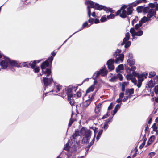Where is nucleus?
<instances>
[{
    "mask_svg": "<svg viewBox=\"0 0 158 158\" xmlns=\"http://www.w3.org/2000/svg\"><path fill=\"white\" fill-rule=\"evenodd\" d=\"M142 1H143L142 0H137L136 2H134L131 4V5L133 6H136L138 4L141 3Z\"/></svg>",
    "mask_w": 158,
    "mask_h": 158,
    "instance_id": "34",
    "label": "nucleus"
},
{
    "mask_svg": "<svg viewBox=\"0 0 158 158\" xmlns=\"http://www.w3.org/2000/svg\"><path fill=\"white\" fill-rule=\"evenodd\" d=\"M42 72L43 74L46 75L47 76L50 75L51 73V70L48 69L42 70Z\"/></svg>",
    "mask_w": 158,
    "mask_h": 158,
    "instance_id": "18",
    "label": "nucleus"
},
{
    "mask_svg": "<svg viewBox=\"0 0 158 158\" xmlns=\"http://www.w3.org/2000/svg\"><path fill=\"white\" fill-rule=\"evenodd\" d=\"M49 60H48V59L46 60L45 62L43 63L42 64L41 68L42 70H43V69H45V68L48 67L49 64Z\"/></svg>",
    "mask_w": 158,
    "mask_h": 158,
    "instance_id": "16",
    "label": "nucleus"
},
{
    "mask_svg": "<svg viewBox=\"0 0 158 158\" xmlns=\"http://www.w3.org/2000/svg\"><path fill=\"white\" fill-rule=\"evenodd\" d=\"M116 76L117 77V78H118L120 81H122L123 79L122 76L120 74H117Z\"/></svg>",
    "mask_w": 158,
    "mask_h": 158,
    "instance_id": "45",
    "label": "nucleus"
},
{
    "mask_svg": "<svg viewBox=\"0 0 158 158\" xmlns=\"http://www.w3.org/2000/svg\"><path fill=\"white\" fill-rule=\"evenodd\" d=\"M130 31L132 36H141L143 33V31L142 30H139L137 32V30H135L134 28H133L131 29Z\"/></svg>",
    "mask_w": 158,
    "mask_h": 158,
    "instance_id": "6",
    "label": "nucleus"
},
{
    "mask_svg": "<svg viewBox=\"0 0 158 158\" xmlns=\"http://www.w3.org/2000/svg\"><path fill=\"white\" fill-rule=\"evenodd\" d=\"M128 84V82H123L122 85V90L124 91L125 90V87Z\"/></svg>",
    "mask_w": 158,
    "mask_h": 158,
    "instance_id": "30",
    "label": "nucleus"
},
{
    "mask_svg": "<svg viewBox=\"0 0 158 158\" xmlns=\"http://www.w3.org/2000/svg\"><path fill=\"white\" fill-rule=\"evenodd\" d=\"M81 91L80 90H77L76 93L74 94L73 96V101H74V99H76L79 98L81 96Z\"/></svg>",
    "mask_w": 158,
    "mask_h": 158,
    "instance_id": "14",
    "label": "nucleus"
},
{
    "mask_svg": "<svg viewBox=\"0 0 158 158\" xmlns=\"http://www.w3.org/2000/svg\"><path fill=\"white\" fill-rule=\"evenodd\" d=\"M134 75L132 74H127L126 76L127 79V80H131L133 77Z\"/></svg>",
    "mask_w": 158,
    "mask_h": 158,
    "instance_id": "33",
    "label": "nucleus"
},
{
    "mask_svg": "<svg viewBox=\"0 0 158 158\" xmlns=\"http://www.w3.org/2000/svg\"><path fill=\"white\" fill-rule=\"evenodd\" d=\"M149 6L151 7H155L156 9L157 10H158V4L156 2H155L154 3H151L149 4Z\"/></svg>",
    "mask_w": 158,
    "mask_h": 158,
    "instance_id": "28",
    "label": "nucleus"
},
{
    "mask_svg": "<svg viewBox=\"0 0 158 158\" xmlns=\"http://www.w3.org/2000/svg\"><path fill=\"white\" fill-rule=\"evenodd\" d=\"M136 69V67L135 66H132L131 68V69L133 72H135L134 71Z\"/></svg>",
    "mask_w": 158,
    "mask_h": 158,
    "instance_id": "57",
    "label": "nucleus"
},
{
    "mask_svg": "<svg viewBox=\"0 0 158 158\" xmlns=\"http://www.w3.org/2000/svg\"><path fill=\"white\" fill-rule=\"evenodd\" d=\"M124 95V94L123 93H120L119 94V98L122 99Z\"/></svg>",
    "mask_w": 158,
    "mask_h": 158,
    "instance_id": "60",
    "label": "nucleus"
},
{
    "mask_svg": "<svg viewBox=\"0 0 158 158\" xmlns=\"http://www.w3.org/2000/svg\"><path fill=\"white\" fill-rule=\"evenodd\" d=\"M9 63L11 66L18 67V64L17 62L13 60H11L9 59L8 64Z\"/></svg>",
    "mask_w": 158,
    "mask_h": 158,
    "instance_id": "19",
    "label": "nucleus"
},
{
    "mask_svg": "<svg viewBox=\"0 0 158 158\" xmlns=\"http://www.w3.org/2000/svg\"><path fill=\"white\" fill-rule=\"evenodd\" d=\"M116 15L113 14H111L110 15L107 16V18L109 19H111L114 18Z\"/></svg>",
    "mask_w": 158,
    "mask_h": 158,
    "instance_id": "40",
    "label": "nucleus"
},
{
    "mask_svg": "<svg viewBox=\"0 0 158 158\" xmlns=\"http://www.w3.org/2000/svg\"><path fill=\"white\" fill-rule=\"evenodd\" d=\"M138 20V17H135L132 22V25H134V24Z\"/></svg>",
    "mask_w": 158,
    "mask_h": 158,
    "instance_id": "43",
    "label": "nucleus"
},
{
    "mask_svg": "<svg viewBox=\"0 0 158 158\" xmlns=\"http://www.w3.org/2000/svg\"><path fill=\"white\" fill-rule=\"evenodd\" d=\"M130 36V34L129 33H127L125 35V37L124 38L123 41L121 44L122 45H123V44H125V47L126 48L129 47L131 44V43L130 41H127L129 39Z\"/></svg>",
    "mask_w": 158,
    "mask_h": 158,
    "instance_id": "5",
    "label": "nucleus"
},
{
    "mask_svg": "<svg viewBox=\"0 0 158 158\" xmlns=\"http://www.w3.org/2000/svg\"><path fill=\"white\" fill-rule=\"evenodd\" d=\"M108 116V113H107L104 116H103V117L102 118V119H104L105 118H107Z\"/></svg>",
    "mask_w": 158,
    "mask_h": 158,
    "instance_id": "64",
    "label": "nucleus"
},
{
    "mask_svg": "<svg viewBox=\"0 0 158 158\" xmlns=\"http://www.w3.org/2000/svg\"><path fill=\"white\" fill-rule=\"evenodd\" d=\"M154 81L156 83H158V76H156L155 77Z\"/></svg>",
    "mask_w": 158,
    "mask_h": 158,
    "instance_id": "53",
    "label": "nucleus"
},
{
    "mask_svg": "<svg viewBox=\"0 0 158 158\" xmlns=\"http://www.w3.org/2000/svg\"><path fill=\"white\" fill-rule=\"evenodd\" d=\"M112 107H113L112 103H111L110 104V105H109V106L108 107V110H111V109H112Z\"/></svg>",
    "mask_w": 158,
    "mask_h": 158,
    "instance_id": "58",
    "label": "nucleus"
},
{
    "mask_svg": "<svg viewBox=\"0 0 158 158\" xmlns=\"http://www.w3.org/2000/svg\"><path fill=\"white\" fill-rule=\"evenodd\" d=\"M80 134L83 136L85 135L87 136L89 135H91V131L84 127H83L81 130Z\"/></svg>",
    "mask_w": 158,
    "mask_h": 158,
    "instance_id": "8",
    "label": "nucleus"
},
{
    "mask_svg": "<svg viewBox=\"0 0 158 158\" xmlns=\"http://www.w3.org/2000/svg\"><path fill=\"white\" fill-rule=\"evenodd\" d=\"M94 19L92 18H90L88 20V22L89 23H91V24L93 23Z\"/></svg>",
    "mask_w": 158,
    "mask_h": 158,
    "instance_id": "54",
    "label": "nucleus"
},
{
    "mask_svg": "<svg viewBox=\"0 0 158 158\" xmlns=\"http://www.w3.org/2000/svg\"><path fill=\"white\" fill-rule=\"evenodd\" d=\"M117 77L116 76L112 77L110 80L111 82H115L116 81V80L117 79Z\"/></svg>",
    "mask_w": 158,
    "mask_h": 158,
    "instance_id": "47",
    "label": "nucleus"
},
{
    "mask_svg": "<svg viewBox=\"0 0 158 158\" xmlns=\"http://www.w3.org/2000/svg\"><path fill=\"white\" fill-rule=\"evenodd\" d=\"M107 19L105 17H102L100 19V21L102 22H104Z\"/></svg>",
    "mask_w": 158,
    "mask_h": 158,
    "instance_id": "52",
    "label": "nucleus"
},
{
    "mask_svg": "<svg viewBox=\"0 0 158 158\" xmlns=\"http://www.w3.org/2000/svg\"><path fill=\"white\" fill-rule=\"evenodd\" d=\"M132 74L134 76L138 78V83L137 84V86L139 88L142 85V82L145 78H147V76L148 73L146 72H144L141 74H138L135 72H133Z\"/></svg>",
    "mask_w": 158,
    "mask_h": 158,
    "instance_id": "3",
    "label": "nucleus"
},
{
    "mask_svg": "<svg viewBox=\"0 0 158 158\" xmlns=\"http://www.w3.org/2000/svg\"><path fill=\"white\" fill-rule=\"evenodd\" d=\"M124 55L122 54H119L118 55V57L116 59L115 63L119 64L123 62L124 59Z\"/></svg>",
    "mask_w": 158,
    "mask_h": 158,
    "instance_id": "11",
    "label": "nucleus"
},
{
    "mask_svg": "<svg viewBox=\"0 0 158 158\" xmlns=\"http://www.w3.org/2000/svg\"><path fill=\"white\" fill-rule=\"evenodd\" d=\"M73 122H74V120L72 119H70V120L69 121V126H71Z\"/></svg>",
    "mask_w": 158,
    "mask_h": 158,
    "instance_id": "56",
    "label": "nucleus"
},
{
    "mask_svg": "<svg viewBox=\"0 0 158 158\" xmlns=\"http://www.w3.org/2000/svg\"><path fill=\"white\" fill-rule=\"evenodd\" d=\"M61 86L60 85H57L56 86V88L57 89V90L56 91V92L59 91L60 89H61Z\"/></svg>",
    "mask_w": 158,
    "mask_h": 158,
    "instance_id": "44",
    "label": "nucleus"
},
{
    "mask_svg": "<svg viewBox=\"0 0 158 158\" xmlns=\"http://www.w3.org/2000/svg\"><path fill=\"white\" fill-rule=\"evenodd\" d=\"M148 9V7H145L143 8V7L141 6L138 7L137 9V10L138 12H141L142 10L143 12H146Z\"/></svg>",
    "mask_w": 158,
    "mask_h": 158,
    "instance_id": "17",
    "label": "nucleus"
},
{
    "mask_svg": "<svg viewBox=\"0 0 158 158\" xmlns=\"http://www.w3.org/2000/svg\"><path fill=\"white\" fill-rule=\"evenodd\" d=\"M132 82L134 83L135 85H136V81L137 80L136 78L133 77L131 80Z\"/></svg>",
    "mask_w": 158,
    "mask_h": 158,
    "instance_id": "51",
    "label": "nucleus"
},
{
    "mask_svg": "<svg viewBox=\"0 0 158 158\" xmlns=\"http://www.w3.org/2000/svg\"><path fill=\"white\" fill-rule=\"evenodd\" d=\"M100 75V73L98 72H97L95 73L93 77V79H96L97 77H99V76Z\"/></svg>",
    "mask_w": 158,
    "mask_h": 158,
    "instance_id": "35",
    "label": "nucleus"
},
{
    "mask_svg": "<svg viewBox=\"0 0 158 158\" xmlns=\"http://www.w3.org/2000/svg\"><path fill=\"white\" fill-rule=\"evenodd\" d=\"M127 8V6L126 5L123 6L116 13V15H120V16L123 18H125L127 15V11L125 10V9Z\"/></svg>",
    "mask_w": 158,
    "mask_h": 158,
    "instance_id": "4",
    "label": "nucleus"
},
{
    "mask_svg": "<svg viewBox=\"0 0 158 158\" xmlns=\"http://www.w3.org/2000/svg\"><path fill=\"white\" fill-rule=\"evenodd\" d=\"M132 11V8L131 7H130L129 8L127 9V15H129L131 14Z\"/></svg>",
    "mask_w": 158,
    "mask_h": 158,
    "instance_id": "41",
    "label": "nucleus"
},
{
    "mask_svg": "<svg viewBox=\"0 0 158 158\" xmlns=\"http://www.w3.org/2000/svg\"><path fill=\"white\" fill-rule=\"evenodd\" d=\"M114 63V60L112 59L109 60L107 63V64L108 66V69L110 70H113L114 69V67L113 65Z\"/></svg>",
    "mask_w": 158,
    "mask_h": 158,
    "instance_id": "9",
    "label": "nucleus"
},
{
    "mask_svg": "<svg viewBox=\"0 0 158 158\" xmlns=\"http://www.w3.org/2000/svg\"><path fill=\"white\" fill-rule=\"evenodd\" d=\"M147 86L148 88H150L153 87L154 85V84L153 82V81L152 80L149 81L148 83L147 84Z\"/></svg>",
    "mask_w": 158,
    "mask_h": 158,
    "instance_id": "27",
    "label": "nucleus"
},
{
    "mask_svg": "<svg viewBox=\"0 0 158 158\" xmlns=\"http://www.w3.org/2000/svg\"><path fill=\"white\" fill-rule=\"evenodd\" d=\"M156 74V73L154 71H151L149 73V78H151L154 76Z\"/></svg>",
    "mask_w": 158,
    "mask_h": 158,
    "instance_id": "37",
    "label": "nucleus"
},
{
    "mask_svg": "<svg viewBox=\"0 0 158 158\" xmlns=\"http://www.w3.org/2000/svg\"><path fill=\"white\" fill-rule=\"evenodd\" d=\"M155 154V153L154 152H150L148 154L149 158H152Z\"/></svg>",
    "mask_w": 158,
    "mask_h": 158,
    "instance_id": "46",
    "label": "nucleus"
},
{
    "mask_svg": "<svg viewBox=\"0 0 158 158\" xmlns=\"http://www.w3.org/2000/svg\"><path fill=\"white\" fill-rule=\"evenodd\" d=\"M101 107V104H99L95 108V112L96 114H98L100 112Z\"/></svg>",
    "mask_w": 158,
    "mask_h": 158,
    "instance_id": "21",
    "label": "nucleus"
},
{
    "mask_svg": "<svg viewBox=\"0 0 158 158\" xmlns=\"http://www.w3.org/2000/svg\"><path fill=\"white\" fill-rule=\"evenodd\" d=\"M85 4L88 5L87 9L88 10V14L89 17H90L91 15L90 8H95L96 9L99 10H101L104 9V7L102 6L99 5L97 3L95 4L92 1H87L85 2Z\"/></svg>",
    "mask_w": 158,
    "mask_h": 158,
    "instance_id": "2",
    "label": "nucleus"
},
{
    "mask_svg": "<svg viewBox=\"0 0 158 158\" xmlns=\"http://www.w3.org/2000/svg\"><path fill=\"white\" fill-rule=\"evenodd\" d=\"M70 142H69L66 144V146L64 148V149L67 151L69 150V144Z\"/></svg>",
    "mask_w": 158,
    "mask_h": 158,
    "instance_id": "42",
    "label": "nucleus"
},
{
    "mask_svg": "<svg viewBox=\"0 0 158 158\" xmlns=\"http://www.w3.org/2000/svg\"><path fill=\"white\" fill-rule=\"evenodd\" d=\"M100 74L102 76H105L106 75L107 73V71L106 70V69L103 68L101 69L100 71Z\"/></svg>",
    "mask_w": 158,
    "mask_h": 158,
    "instance_id": "23",
    "label": "nucleus"
},
{
    "mask_svg": "<svg viewBox=\"0 0 158 158\" xmlns=\"http://www.w3.org/2000/svg\"><path fill=\"white\" fill-rule=\"evenodd\" d=\"M121 52V50H118L116 52H115V54L116 55H118Z\"/></svg>",
    "mask_w": 158,
    "mask_h": 158,
    "instance_id": "61",
    "label": "nucleus"
},
{
    "mask_svg": "<svg viewBox=\"0 0 158 158\" xmlns=\"http://www.w3.org/2000/svg\"><path fill=\"white\" fill-rule=\"evenodd\" d=\"M155 10L152 9H150L148 12L147 17L150 19V18L156 14Z\"/></svg>",
    "mask_w": 158,
    "mask_h": 158,
    "instance_id": "13",
    "label": "nucleus"
},
{
    "mask_svg": "<svg viewBox=\"0 0 158 158\" xmlns=\"http://www.w3.org/2000/svg\"><path fill=\"white\" fill-rule=\"evenodd\" d=\"M134 90L133 89H131L126 90L127 95L130 97V96L134 93Z\"/></svg>",
    "mask_w": 158,
    "mask_h": 158,
    "instance_id": "25",
    "label": "nucleus"
},
{
    "mask_svg": "<svg viewBox=\"0 0 158 158\" xmlns=\"http://www.w3.org/2000/svg\"><path fill=\"white\" fill-rule=\"evenodd\" d=\"M142 25V23L139 22V23L136 24L135 26V30H137L138 28H139Z\"/></svg>",
    "mask_w": 158,
    "mask_h": 158,
    "instance_id": "39",
    "label": "nucleus"
},
{
    "mask_svg": "<svg viewBox=\"0 0 158 158\" xmlns=\"http://www.w3.org/2000/svg\"><path fill=\"white\" fill-rule=\"evenodd\" d=\"M56 54V52H52V56L48 59V60H49L50 63H52V62L53 60V57Z\"/></svg>",
    "mask_w": 158,
    "mask_h": 158,
    "instance_id": "31",
    "label": "nucleus"
},
{
    "mask_svg": "<svg viewBox=\"0 0 158 158\" xmlns=\"http://www.w3.org/2000/svg\"><path fill=\"white\" fill-rule=\"evenodd\" d=\"M33 69H34V71L35 73L38 72L40 70V68L39 67H35Z\"/></svg>",
    "mask_w": 158,
    "mask_h": 158,
    "instance_id": "48",
    "label": "nucleus"
},
{
    "mask_svg": "<svg viewBox=\"0 0 158 158\" xmlns=\"http://www.w3.org/2000/svg\"><path fill=\"white\" fill-rule=\"evenodd\" d=\"M155 139V136L154 135H152L151 136L149 139L147 143V145H149L151 144L154 141V140Z\"/></svg>",
    "mask_w": 158,
    "mask_h": 158,
    "instance_id": "20",
    "label": "nucleus"
},
{
    "mask_svg": "<svg viewBox=\"0 0 158 158\" xmlns=\"http://www.w3.org/2000/svg\"><path fill=\"white\" fill-rule=\"evenodd\" d=\"M154 91L156 94L158 93V85L155 86L154 88Z\"/></svg>",
    "mask_w": 158,
    "mask_h": 158,
    "instance_id": "49",
    "label": "nucleus"
},
{
    "mask_svg": "<svg viewBox=\"0 0 158 158\" xmlns=\"http://www.w3.org/2000/svg\"><path fill=\"white\" fill-rule=\"evenodd\" d=\"M150 20V19L145 16L143 17L141 20L139 21L142 24L143 23H145L147 21H148Z\"/></svg>",
    "mask_w": 158,
    "mask_h": 158,
    "instance_id": "26",
    "label": "nucleus"
},
{
    "mask_svg": "<svg viewBox=\"0 0 158 158\" xmlns=\"http://www.w3.org/2000/svg\"><path fill=\"white\" fill-rule=\"evenodd\" d=\"M53 81L52 78H48L43 77V81L44 85L47 86L51 83Z\"/></svg>",
    "mask_w": 158,
    "mask_h": 158,
    "instance_id": "10",
    "label": "nucleus"
},
{
    "mask_svg": "<svg viewBox=\"0 0 158 158\" xmlns=\"http://www.w3.org/2000/svg\"><path fill=\"white\" fill-rule=\"evenodd\" d=\"M90 26V25H89L87 22H86L85 23H84L82 25L83 28H84L85 27H86V26H87L88 27H89Z\"/></svg>",
    "mask_w": 158,
    "mask_h": 158,
    "instance_id": "50",
    "label": "nucleus"
},
{
    "mask_svg": "<svg viewBox=\"0 0 158 158\" xmlns=\"http://www.w3.org/2000/svg\"><path fill=\"white\" fill-rule=\"evenodd\" d=\"M108 127V125L107 123L104 124L103 128L105 130Z\"/></svg>",
    "mask_w": 158,
    "mask_h": 158,
    "instance_id": "59",
    "label": "nucleus"
},
{
    "mask_svg": "<svg viewBox=\"0 0 158 158\" xmlns=\"http://www.w3.org/2000/svg\"><path fill=\"white\" fill-rule=\"evenodd\" d=\"M77 89V87L69 86L68 87L65 88L66 93L67 95L68 99L71 105H73L75 103L73 101V94L74 92H76Z\"/></svg>",
    "mask_w": 158,
    "mask_h": 158,
    "instance_id": "1",
    "label": "nucleus"
},
{
    "mask_svg": "<svg viewBox=\"0 0 158 158\" xmlns=\"http://www.w3.org/2000/svg\"><path fill=\"white\" fill-rule=\"evenodd\" d=\"M94 94H91L89 97V99L86 100L83 103V106L85 107H87L90 103L91 101L94 98Z\"/></svg>",
    "mask_w": 158,
    "mask_h": 158,
    "instance_id": "7",
    "label": "nucleus"
},
{
    "mask_svg": "<svg viewBox=\"0 0 158 158\" xmlns=\"http://www.w3.org/2000/svg\"><path fill=\"white\" fill-rule=\"evenodd\" d=\"M103 130H100L98 132V133L97 135L96 139L98 140L99 139L100 137L102 134V133Z\"/></svg>",
    "mask_w": 158,
    "mask_h": 158,
    "instance_id": "38",
    "label": "nucleus"
},
{
    "mask_svg": "<svg viewBox=\"0 0 158 158\" xmlns=\"http://www.w3.org/2000/svg\"><path fill=\"white\" fill-rule=\"evenodd\" d=\"M29 64L31 67L33 69L36 67V61H34L32 63L31 62Z\"/></svg>",
    "mask_w": 158,
    "mask_h": 158,
    "instance_id": "36",
    "label": "nucleus"
},
{
    "mask_svg": "<svg viewBox=\"0 0 158 158\" xmlns=\"http://www.w3.org/2000/svg\"><path fill=\"white\" fill-rule=\"evenodd\" d=\"M120 105L118 104L116 105L115 108L116 109L118 110V109L120 108Z\"/></svg>",
    "mask_w": 158,
    "mask_h": 158,
    "instance_id": "63",
    "label": "nucleus"
},
{
    "mask_svg": "<svg viewBox=\"0 0 158 158\" xmlns=\"http://www.w3.org/2000/svg\"><path fill=\"white\" fill-rule=\"evenodd\" d=\"M73 137L74 139L75 140L74 141H76V142H78L79 140H77V139L78 138L79 139L81 138L80 135H79V132L78 131H76L74 134L73 135Z\"/></svg>",
    "mask_w": 158,
    "mask_h": 158,
    "instance_id": "12",
    "label": "nucleus"
},
{
    "mask_svg": "<svg viewBox=\"0 0 158 158\" xmlns=\"http://www.w3.org/2000/svg\"><path fill=\"white\" fill-rule=\"evenodd\" d=\"M94 88L95 86H94V85H91L86 90V93L87 94L88 93H89L93 91L94 90Z\"/></svg>",
    "mask_w": 158,
    "mask_h": 158,
    "instance_id": "24",
    "label": "nucleus"
},
{
    "mask_svg": "<svg viewBox=\"0 0 158 158\" xmlns=\"http://www.w3.org/2000/svg\"><path fill=\"white\" fill-rule=\"evenodd\" d=\"M158 125V124L157 125L156 123H154L153 124L152 127L153 131L156 132L157 130V126Z\"/></svg>",
    "mask_w": 158,
    "mask_h": 158,
    "instance_id": "32",
    "label": "nucleus"
},
{
    "mask_svg": "<svg viewBox=\"0 0 158 158\" xmlns=\"http://www.w3.org/2000/svg\"><path fill=\"white\" fill-rule=\"evenodd\" d=\"M91 135H89L88 136H85L82 139V142L85 143H89L90 138Z\"/></svg>",
    "mask_w": 158,
    "mask_h": 158,
    "instance_id": "22",
    "label": "nucleus"
},
{
    "mask_svg": "<svg viewBox=\"0 0 158 158\" xmlns=\"http://www.w3.org/2000/svg\"><path fill=\"white\" fill-rule=\"evenodd\" d=\"M145 143V141L144 140L143 141V142L142 144L140 146L139 148L140 149H141L144 146Z\"/></svg>",
    "mask_w": 158,
    "mask_h": 158,
    "instance_id": "55",
    "label": "nucleus"
},
{
    "mask_svg": "<svg viewBox=\"0 0 158 158\" xmlns=\"http://www.w3.org/2000/svg\"><path fill=\"white\" fill-rule=\"evenodd\" d=\"M123 64L119 65L118 67L116 69V71L117 72H119L120 71L122 70L123 69Z\"/></svg>",
    "mask_w": 158,
    "mask_h": 158,
    "instance_id": "29",
    "label": "nucleus"
},
{
    "mask_svg": "<svg viewBox=\"0 0 158 158\" xmlns=\"http://www.w3.org/2000/svg\"><path fill=\"white\" fill-rule=\"evenodd\" d=\"M128 97H130L129 96H128L127 95V96H125L124 98L123 99V102H125L126 101V100L128 99Z\"/></svg>",
    "mask_w": 158,
    "mask_h": 158,
    "instance_id": "62",
    "label": "nucleus"
},
{
    "mask_svg": "<svg viewBox=\"0 0 158 158\" xmlns=\"http://www.w3.org/2000/svg\"><path fill=\"white\" fill-rule=\"evenodd\" d=\"M135 63L134 60L133 58L128 59L127 62V64L131 66L135 64Z\"/></svg>",
    "mask_w": 158,
    "mask_h": 158,
    "instance_id": "15",
    "label": "nucleus"
}]
</instances>
